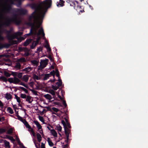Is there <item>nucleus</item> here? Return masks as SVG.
Here are the masks:
<instances>
[{
	"label": "nucleus",
	"mask_w": 148,
	"mask_h": 148,
	"mask_svg": "<svg viewBox=\"0 0 148 148\" xmlns=\"http://www.w3.org/2000/svg\"><path fill=\"white\" fill-rule=\"evenodd\" d=\"M51 4V0H46L42 2L40 8L39 12L32 16V18L34 20V24L30 29V33H32L35 35L38 36L36 41H34L30 46L32 49L34 48L38 44L40 38L38 37L39 35L43 37L45 36V34L42 28L38 30L40 25L42 23V19L44 17L45 13L46 11L48 8L50 7Z\"/></svg>",
	"instance_id": "1"
},
{
	"label": "nucleus",
	"mask_w": 148,
	"mask_h": 148,
	"mask_svg": "<svg viewBox=\"0 0 148 148\" xmlns=\"http://www.w3.org/2000/svg\"><path fill=\"white\" fill-rule=\"evenodd\" d=\"M23 123L27 128H28V131L30 132L31 134L34 137L35 136V133L33 129L31 128L27 122L25 120Z\"/></svg>",
	"instance_id": "2"
},
{
	"label": "nucleus",
	"mask_w": 148,
	"mask_h": 148,
	"mask_svg": "<svg viewBox=\"0 0 148 148\" xmlns=\"http://www.w3.org/2000/svg\"><path fill=\"white\" fill-rule=\"evenodd\" d=\"M33 122L36 125L38 131L41 134L42 136H44V134L43 130L42 129V126L37 121H34Z\"/></svg>",
	"instance_id": "3"
},
{
	"label": "nucleus",
	"mask_w": 148,
	"mask_h": 148,
	"mask_svg": "<svg viewBox=\"0 0 148 148\" xmlns=\"http://www.w3.org/2000/svg\"><path fill=\"white\" fill-rule=\"evenodd\" d=\"M48 60L46 59L42 60L40 62V65L38 67V70H41L44 68L45 67L47 64Z\"/></svg>",
	"instance_id": "4"
},
{
	"label": "nucleus",
	"mask_w": 148,
	"mask_h": 148,
	"mask_svg": "<svg viewBox=\"0 0 148 148\" xmlns=\"http://www.w3.org/2000/svg\"><path fill=\"white\" fill-rule=\"evenodd\" d=\"M73 4H72L71 6H73L74 8L76 9L78 12H82L83 10H80L82 7L81 6L79 5L78 2L76 1H73Z\"/></svg>",
	"instance_id": "5"
},
{
	"label": "nucleus",
	"mask_w": 148,
	"mask_h": 148,
	"mask_svg": "<svg viewBox=\"0 0 148 148\" xmlns=\"http://www.w3.org/2000/svg\"><path fill=\"white\" fill-rule=\"evenodd\" d=\"M8 81L10 83H13L15 84H17L20 82V80L16 77L13 78H9Z\"/></svg>",
	"instance_id": "6"
},
{
	"label": "nucleus",
	"mask_w": 148,
	"mask_h": 148,
	"mask_svg": "<svg viewBox=\"0 0 148 148\" xmlns=\"http://www.w3.org/2000/svg\"><path fill=\"white\" fill-rule=\"evenodd\" d=\"M53 72H54V70L53 71H52L51 72V73L49 74H45L43 78L44 80H46L49 77H50L51 75H53V78H54V74L53 73Z\"/></svg>",
	"instance_id": "7"
},
{
	"label": "nucleus",
	"mask_w": 148,
	"mask_h": 148,
	"mask_svg": "<svg viewBox=\"0 0 148 148\" xmlns=\"http://www.w3.org/2000/svg\"><path fill=\"white\" fill-rule=\"evenodd\" d=\"M33 101V99L32 97L30 96H27L26 98V101L29 103H31Z\"/></svg>",
	"instance_id": "8"
},
{
	"label": "nucleus",
	"mask_w": 148,
	"mask_h": 148,
	"mask_svg": "<svg viewBox=\"0 0 148 148\" xmlns=\"http://www.w3.org/2000/svg\"><path fill=\"white\" fill-rule=\"evenodd\" d=\"M50 133L51 135L55 137H57L58 134L56 131L53 129L50 130Z\"/></svg>",
	"instance_id": "9"
},
{
	"label": "nucleus",
	"mask_w": 148,
	"mask_h": 148,
	"mask_svg": "<svg viewBox=\"0 0 148 148\" xmlns=\"http://www.w3.org/2000/svg\"><path fill=\"white\" fill-rule=\"evenodd\" d=\"M32 69L31 67H28L23 69V71H25L26 73H28L31 71Z\"/></svg>",
	"instance_id": "10"
},
{
	"label": "nucleus",
	"mask_w": 148,
	"mask_h": 148,
	"mask_svg": "<svg viewBox=\"0 0 148 148\" xmlns=\"http://www.w3.org/2000/svg\"><path fill=\"white\" fill-rule=\"evenodd\" d=\"M45 42L46 43V44L45 45V47H46L47 49V51L48 52H49L51 51V49L46 40H45Z\"/></svg>",
	"instance_id": "11"
},
{
	"label": "nucleus",
	"mask_w": 148,
	"mask_h": 148,
	"mask_svg": "<svg viewBox=\"0 0 148 148\" xmlns=\"http://www.w3.org/2000/svg\"><path fill=\"white\" fill-rule=\"evenodd\" d=\"M5 97L6 99L8 100L12 98V95L10 93H7L5 95Z\"/></svg>",
	"instance_id": "12"
},
{
	"label": "nucleus",
	"mask_w": 148,
	"mask_h": 148,
	"mask_svg": "<svg viewBox=\"0 0 148 148\" xmlns=\"http://www.w3.org/2000/svg\"><path fill=\"white\" fill-rule=\"evenodd\" d=\"M15 98L16 99L17 102L18 103V105L19 106L21 102V100L20 97H18L16 95H15Z\"/></svg>",
	"instance_id": "13"
},
{
	"label": "nucleus",
	"mask_w": 148,
	"mask_h": 148,
	"mask_svg": "<svg viewBox=\"0 0 148 148\" xmlns=\"http://www.w3.org/2000/svg\"><path fill=\"white\" fill-rule=\"evenodd\" d=\"M55 129L58 132H60L61 131L62 127L60 125L58 124L56 125Z\"/></svg>",
	"instance_id": "14"
},
{
	"label": "nucleus",
	"mask_w": 148,
	"mask_h": 148,
	"mask_svg": "<svg viewBox=\"0 0 148 148\" xmlns=\"http://www.w3.org/2000/svg\"><path fill=\"white\" fill-rule=\"evenodd\" d=\"M40 134L39 133H37L36 134L37 138L38 141L39 143L42 140V137Z\"/></svg>",
	"instance_id": "15"
},
{
	"label": "nucleus",
	"mask_w": 148,
	"mask_h": 148,
	"mask_svg": "<svg viewBox=\"0 0 148 148\" xmlns=\"http://www.w3.org/2000/svg\"><path fill=\"white\" fill-rule=\"evenodd\" d=\"M5 147L6 148H10V143L9 142L7 141L6 140L4 141Z\"/></svg>",
	"instance_id": "16"
},
{
	"label": "nucleus",
	"mask_w": 148,
	"mask_h": 148,
	"mask_svg": "<svg viewBox=\"0 0 148 148\" xmlns=\"http://www.w3.org/2000/svg\"><path fill=\"white\" fill-rule=\"evenodd\" d=\"M29 76L27 75H24L23 77V80L25 82H27L28 80Z\"/></svg>",
	"instance_id": "17"
},
{
	"label": "nucleus",
	"mask_w": 148,
	"mask_h": 148,
	"mask_svg": "<svg viewBox=\"0 0 148 148\" xmlns=\"http://www.w3.org/2000/svg\"><path fill=\"white\" fill-rule=\"evenodd\" d=\"M32 41L31 39H29L26 40V41L23 43V45L24 46H26L29 43H30Z\"/></svg>",
	"instance_id": "18"
},
{
	"label": "nucleus",
	"mask_w": 148,
	"mask_h": 148,
	"mask_svg": "<svg viewBox=\"0 0 148 148\" xmlns=\"http://www.w3.org/2000/svg\"><path fill=\"white\" fill-rule=\"evenodd\" d=\"M15 139L18 143V145H19L20 147L23 145V143L20 142L19 139L17 136H16Z\"/></svg>",
	"instance_id": "19"
},
{
	"label": "nucleus",
	"mask_w": 148,
	"mask_h": 148,
	"mask_svg": "<svg viewBox=\"0 0 148 148\" xmlns=\"http://www.w3.org/2000/svg\"><path fill=\"white\" fill-rule=\"evenodd\" d=\"M7 110L8 112L10 114H13L14 113V111L10 107H8Z\"/></svg>",
	"instance_id": "20"
},
{
	"label": "nucleus",
	"mask_w": 148,
	"mask_h": 148,
	"mask_svg": "<svg viewBox=\"0 0 148 148\" xmlns=\"http://www.w3.org/2000/svg\"><path fill=\"white\" fill-rule=\"evenodd\" d=\"M38 118L39 120L41 121L43 124H46V123L45 122L44 119L42 116H38Z\"/></svg>",
	"instance_id": "21"
},
{
	"label": "nucleus",
	"mask_w": 148,
	"mask_h": 148,
	"mask_svg": "<svg viewBox=\"0 0 148 148\" xmlns=\"http://www.w3.org/2000/svg\"><path fill=\"white\" fill-rule=\"evenodd\" d=\"M64 1L60 0V3H58L57 4V5L58 7L63 6L64 5Z\"/></svg>",
	"instance_id": "22"
},
{
	"label": "nucleus",
	"mask_w": 148,
	"mask_h": 148,
	"mask_svg": "<svg viewBox=\"0 0 148 148\" xmlns=\"http://www.w3.org/2000/svg\"><path fill=\"white\" fill-rule=\"evenodd\" d=\"M31 62L34 66H37L38 64V61L37 60H32Z\"/></svg>",
	"instance_id": "23"
},
{
	"label": "nucleus",
	"mask_w": 148,
	"mask_h": 148,
	"mask_svg": "<svg viewBox=\"0 0 148 148\" xmlns=\"http://www.w3.org/2000/svg\"><path fill=\"white\" fill-rule=\"evenodd\" d=\"M13 108L16 114H18V109L16 105L12 104Z\"/></svg>",
	"instance_id": "24"
},
{
	"label": "nucleus",
	"mask_w": 148,
	"mask_h": 148,
	"mask_svg": "<svg viewBox=\"0 0 148 148\" xmlns=\"http://www.w3.org/2000/svg\"><path fill=\"white\" fill-rule=\"evenodd\" d=\"M58 82H57L56 84L57 85V86L59 87L62 85V82L61 80L60 79H58Z\"/></svg>",
	"instance_id": "25"
},
{
	"label": "nucleus",
	"mask_w": 148,
	"mask_h": 148,
	"mask_svg": "<svg viewBox=\"0 0 148 148\" xmlns=\"http://www.w3.org/2000/svg\"><path fill=\"white\" fill-rule=\"evenodd\" d=\"M47 141L48 142L49 145L50 146H52L53 145V143L52 142L49 138H48Z\"/></svg>",
	"instance_id": "26"
},
{
	"label": "nucleus",
	"mask_w": 148,
	"mask_h": 148,
	"mask_svg": "<svg viewBox=\"0 0 148 148\" xmlns=\"http://www.w3.org/2000/svg\"><path fill=\"white\" fill-rule=\"evenodd\" d=\"M17 117L18 119L22 122L23 123L25 120V119H23L22 117L18 115L17 114Z\"/></svg>",
	"instance_id": "27"
},
{
	"label": "nucleus",
	"mask_w": 148,
	"mask_h": 148,
	"mask_svg": "<svg viewBox=\"0 0 148 148\" xmlns=\"http://www.w3.org/2000/svg\"><path fill=\"white\" fill-rule=\"evenodd\" d=\"M33 77L34 79L35 80H39L40 79V76L37 75H36L34 74L33 75Z\"/></svg>",
	"instance_id": "28"
},
{
	"label": "nucleus",
	"mask_w": 148,
	"mask_h": 148,
	"mask_svg": "<svg viewBox=\"0 0 148 148\" xmlns=\"http://www.w3.org/2000/svg\"><path fill=\"white\" fill-rule=\"evenodd\" d=\"M61 122L62 124L63 125L64 129L65 130V133H66V123L65 122V121L64 120H62L61 121Z\"/></svg>",
	"instance_id": "29"
},
{
	"label": "nucleus",
	"mask_w": 148,
	"mask_h": 148,
	"mask_svg": "<svg viewBox=\"0 0 148 148\" xmlns=\"http://www.w3.org/2000/svg\"><path fill=\"white\" fill-rule=\"evenodd\" d=\"M6 137L10 140L12 142H14L15 141L14 139L12 136H7Z\"/></svg>",
	"instance_id": "30"
},
{
	"label": "nucleus",
	"mask_w": 148,
	"mask_h": 148,
	"mask_svg": "<svg viewBox=\"0 0 148 148\" xmlns=\"http://www.w3.org/2000/svg\"><path fill=\"white\" fill-rule=\"evenodd\" d=\"M44 97L46 98L49 99H50L51 98V96L48 94L45 95H44Z\"/></svg>",
	"instance_id": "31"
},
{
	"label": "nucleus",
	"mask_w": 148,
	"mask_h": 148,
	"mask_svg": "<svg viewBox=\"0 0 148 148\" xmlns=\"http://www.w3.org/2000/svg\"><path fill=\"white\" fill-rule=\"evenodd\" d=\"M54 74V75L56 74L57 77H58V79H59V75L58 73V70H56V71H54V72L53 73Z\"/></svg>",
	"instance_id": "32"
},
{
	"label": "nucleus",
	"mask_w": 148,
	"mask_h": 148,
	"mask_svg": "<svg viewBox=\"0 0 148 148\" xmlns=\"http://www.w3.org/2000/svg\"><path fill=\"white\" fill-rule=\"evenodd\" d=\"M19 88L20 89L22 90L23 91H24L25 92V93H27L28 91H27V90L25 88H24L23 87L20 86V87H19Z\"/></svg>",
	"instance_id": "33"
},
{
	"label": "nucleus",
	"mask_w": 148,
	"mask_h": 148,
	"mask_svg": "<svg viewBox=\"0 0 148 148\" xmlns=\"http://www.w3.org/2000/svg\"><path fill=\"white\" fill-rule=\"evenodd\" d=\"M13 130V128H11L9 129L7 131V134H10L12 133Z\"/></svg>",
	"instance_id": "34"
},
{
	"label": "nucleus",
	"mask_w": 148,
	"mask_h": 148,
	"mask_svg": "<svg viewBox=\"0 0 148 148\" xmlns=\"http://www.w3.org/2000/svg\"><path fill=\"white\" fill-rule=\"evenodd\" d=\"M15 67L17 69H19L21 67V65L20 63H16L15 66Z\"/></svg>",
	"instance_id": "35"
},
{
	"label": "nucleus",
	"mask_w": 148,
	"mask_h": 148,
	"mask_svg": "<svg viewBox=\"0 0 148 148\" xmlns=\"http://www.w3.org/2000/svg\"><path fill=\"white\" fill-rule=\"evenodd\" d=\"M18 72H12L11 75H12L14 77H16L17 76Z\"/></svg>",
	"instance_id": "36"
},
{
	"label": "nucleus",
	"mask_w": 148,
	"mask_h": 148,
	"mask_svg": "<svg viewBox=\"0 0 148 148\" xmlns=\"http://www.w3.org/2000/svg\"><path fill=\"white\" fill-rule=\"evenodd\" d=\"M27 96L24 94H21L20 95V97L23 99H25L26 98Z\"/></svg>",
	"instance_id": "37"
},
{
	"label": "nucleus",
	"mask_w": 148,
	"mask_h": 148,
	"mask_svg": "<svg viewBox=\"0 0 148 148\" xmlns=\"http://www.w3.org/2000/svg\"><path fill=\"white\" fill-rule=\"evenodd\" d=\"M65 119L66 121V128L67 127L70 128V125L67 122V120L66 118H65Z\"/></svg>",
	"instance_id": "38"
},
{
	"label": "nucleus",
	"mask_w": 148,
	"mask_h": 148,
	"mask_svg": "<svg viewBox=\"0 0 148 148\" xmlns=\"http://www.w3.org/2000/svg\"><path fill=\"white\" fill-rule=\"evenodd\" d=\"M59 87L58 86L52 85V88L55 90H57L59 88Z\"/></svg>",
	"instance_id": "39"
},
{
	"label": "nucleus",
	"mask_w": 148,
	"mask_h": 148,
	"mask_svg": "<svg viewBox=\"0 0 148 148\" xmlns=\"http://www.w3.org/2000/svg\"><path fill=\"white\" fill-rule=\"evenodd\" d=\"M51 110L56 112H58L59 111V110L58 108L55 107H52L51 108Z\"/></svg>",
	"instance_id": "40"
},
{
	"label": "nucleus",
	"mask_w": 148,
	"mask_h": 148,
	"mask_svg": "<svg viewBox=\"0 0 148 148\" xmlns=\"http://www.w3.org/2000/svg\"><path fill=\"white\" fill-rule=\"evenodd\" d=\"M49 92L53 95H55V92L54 91L52 90H49Z\"/></svg>",
	"instance_id": "41"
},
{
	"label": "nucleus",
	"mask_w": 148,
	"mask_h": 148,
	"mask_svg": "<svg viewBox=\"0 0 148 148\" xmlns=\"http://www.w3.org/2000/svg\"><path fill=\"white\" fill-rule=\"evenodd\" d=\"M17 76L19 78H21L22 77V73H18Z\"/></svg>",
	"instance_id": "42"
},
{
	"label": "nucleus",
	"mask_w": 148,
	"mask_h": 148,
	"mask_svg": "<svg viewBox=\"0 0 148 148\" xmlns=\"http://www.w3.org/2000/svg\"><path fill=\"white\" fill-rule=\"evenodd\" d=\"M66 2L70 5V6H71L72 4H73V1L70 0H67Z\"/></svg>",
	"instance_id": "43"
},
{
	"label": "nucleus",
	"mask_w": 148,
	"mask_h": 148,
	"mask_svg": "<svg viewBox=\"0 0 148 148\" xmlns=\"http://www.w3.org/2000/svg\"><path fill=\"white\" fill-rule=\"evenodd\" d=\"M37 51L38 52H40V51H42V48L41 47H40L37 49Z\"/></svg>",
	"instance_id": "44"
},
{
	"label": "nucleus",
	"mask_w": 148,
	"mask_h": 148,
	"mask_svg": "<svg viewBox=\"0 0 148 148\" xmlns=\"http://www.w3.org/2000/svg\"><path fill=\"white\" fill-rule=\"evenodd\" d=\"M19 84L23 86H24L25 87H26V88H27L28 87V86L27 85L25 84L24 83L22 82L21 83H20Z\"/></svg>",
	"instance_id": "45"
},
{
	"label": "nucleus",
	"mask_w": 148,
	"mask_h": 148,
	"mask_svg": "<svg viewBox=\"0 0 148 148\" xmlns=\"http://www.w3.org/2000/svg\"><path fill=\"white\" fill-rule=\"evenodd\" d=\"M5 130L3 128H1L0 129V134L3 133L5 132Z\"/></svg>",
	"instance_id": "46"
},
{
	"label": "nucleus",
	"mask_w": 148,
	"mask_h": 148,
	"mask_svg": "<svg viewBox=\"0 0 148 148\" xmlns=\"http://www.w3.org/2000/svg\"><path fill=\"white\" fill-rule=\"evenodd\" d=\"M18 61L21 62H24L25 61V59L24 58H20Z\"/></svg>",
	"instance_id": "47"
},
{
	"label": "nucleus",
	"mask_w": 148,
	"mask_h": 148,
	"mask_svg": "<svg viewBox=\"0 0 148 148\" xmlns=\"http://www.w3.org/2000/svg\"><path fill=\"white\" fill-rule=\"evenodd\" d=\"M38 145H37L36 143H35V145L36 148H40V144L39 143H38Z\"/></svg>",
	"instance_id": "48"
},
{
	"label": "nucleus",
	"mask_w": 148,
	"mask_h": 148,
	"mask_svg": "<svg viewBox=\"0 0 148 148\" xmlns=\"http://www.w3.org/2000/svg\"><path fill=\"white\" fill-rule=\"evenodd\" d=\"M0 107L1 108H3V104L2 102L0 100Z\"/></svg>",
	"instance_id": "49"
},
{
	"label": "nucleus",
	"mask_w": 148,
	"mask_h": 148,
	"mask_svg": "<svg viewBox=\"0 0 148 148\" xmlns=\"http://www.w3.org/2000/svg\"><path fill=\"white\" fill-rule=\"evenodd\" d=\"M41 148H45V144L43 143H41Z\"/></svg>",
	"instance_id": "50"
},
{
	"label": "nucleus",
	"mask_w": 148,
	"mask_h": 148,
	"mask_svg": "<svg viewBox=\"0 0 148 148\" xmlns=\"http://www.w3.org/2000/svg\"><path fill=\"white\" fill-rule=\"evenodd\" d=\"M62 102L63 105H64L66 107V101L64 100H63Z\"/></svg>",
	"instance_id": "51"
},
{
	"label": "nucleus",
	"mask_w": 148,
	"mask_h": 148,
	"mask_svg": "<svg viewBox=\"0 0 148 148\" xmlns=\"http://www.w3.org/2000/svg\"><path fill=\"white\" fill-rule=\"evenodd\" d=\"M38 112L40 114V115H42L43 114L42 111H41L39 110H38Z\"/></svg>",
	"instance_id": "52"
},
{
	"label": "nucleus",
	"mask_w": 148,
	"mask_h": 148,
	"mask_svg": "<svg viewBox=\"0 0 148 148\" xmlns=\"http://www.w3.org/2000/svg\"><path fill=\"white\" fill-rule=\"evenodd\" d=\"M29 84L30 86H32L34 84L33 82H31L29 83Z\"/></svg>",
	"instance_id": "53"
},
{
	"label": "nucleus",
	"mask_w": 148,
	"mask_h": 148,
	"mask_svg": "<svg viewBox=\"0 0 148 148\" xmlns=\"http://www.w3.org/2000/svg\"><path fill=\"white\" fill-rule=\"evenodd\" d=\"M32 92L35 95H37V94L36 91L33 90H32Z\"/></svg>",
	"instance_id": "54"
},
{
	"label": "nucleus",
	"mask_w": 148,
	"mask_h": 148,
	"mask_svg": "<svg viewBox=\"0 0 148 148\" xmlns=\"http://www.w3.org/2000/svg\"><path fill=\"white\" fill-rule=\"evenodd\" d=\"M5 74L6 76L8 77H10V74L7 73H5Z\"/></svg>",
	"instance_id": "55"
},
{
	"label": "nucleus",
	"mask_w": 148,
	"mask_h": 148,
	"mask_svg": "<svg viewBox=\"0 0 148 148\" xmlns=\"http://www.w3.org/2000/svg\"><path fill=\"white\" fill-rule=\"evenodd\" d=\"M55 81V79L53 78V80H50L49 81L51 82H54Z\"/></svg>",
	"instance_id": "56"
},
{
	"label": "nucleus",
	"mask_w": 148,
	"mask_h": 148,
	"mask_svg": "<svg viewBox=\"0 0 148 148\" xmlns=\"http://www.w3.org/2000/svg\"><path fill=\"white\" fill-rule=\"evenodd\" d=\"M17 35H21L22 34V33L21 32H17Z\"/></svg>",
	"instance_id": "57"
},
{
	"label": "nucleus",
	"mask_w": 148,
	"mask_h": 148,
	"mask_svg": "<svg viewBox=\"0 0 148 148\" xmlns=\"http://www.w3.org/2000/svg\"><path fill=\"white\" fill-rule=\"evenodd\" d=\"M57 96H58V97L60 98V99H61V100H62V97H61L59 95V94H58L57 95Z\"/></svg>",
	"instance_id": "58"
},
{
	"label": "nucleus",
	"mask_w": 148,
	"mask_h": 148,
	"mask_svg": "<svg viewBox=\"0 0 148 148\" xmlns=\"http://www.w3.org/2000/svg\"><path fill=\"white\" fill-rule=\"evenodd\" d=\"M42 112L44 114V113H45L46 112V111L45 109H43L42 111Z\"/></svg>",
	"instance_id": "59"
},
{
	"label": "nucleus",
	"mask_w": 148,
	"mask_h": 148,
	"mask_svg": "<svg viewBox=\"0 0 148 148\" xmlns=\"http://www.w3.org/2000/svg\"><path fill=\"white\" fill-rule=\"evenodd\" d=\"M4 141L2 139H0V143H2Z\"/></svg>",
	"instance_id": "60"
},
{
	"label": "nucleus",
	"mask_w": 148,
	"mask_h": 148,
	"mask_svg": "<svg viewBox=\"0 0 148 148\" xmlns=\"http://www.w3.org/2000/svg\"><path fill=\"white\" fill-rule=\"evenodd\" d=\"M1 78L4 80H5L6 79L5 78L3 77H1Z\"/></svg>",
	"instance_id": "61"
},
{
	"label": "nucleus",
	"mask_w": 148,
	"mask_h": 148,
	"mask_svg": "<svg viewBox=\"0 0 148 148\" xmlns=\"http://www.w3.org/2000/svg\"><path fill=\"white\" fill-rule=\"evenodd\" d=\"M20 38L21 39V40H24V38L23 37H21Z\"/></svg>",
	"instance_id": "62"
},
{
	"label": "nucleus",
	"mask_w": 148,
	"mask_h": 148,
	"mask_svg": "<svg viewBox=\"0 0 148 148\" xmlns=\"http://www.w3.org/2000/svg\"><path fill=\"white\" fill-rule=\"evenodd\" d=\"M3 64L4 65H8V66H10L9 64H8L4 63V64Z\"/></svg>",
	"instance_id": "63"
},
{
	"label": "nucleus",
	"mask_w": 148,
	"mask_h": 148,
	"mask_svg": "<svg viewBox=\"0 0 148 148\" xmlns=\"http://www.w3.org/2000/svg\"><path fill=\"white\" fill-rule=\"evenodd\" d=\"M33 142H34V144H35V143H36L35 140L34 139H33Z\"/></svg>",
	"instance_id": "64"
}]
</instances>
